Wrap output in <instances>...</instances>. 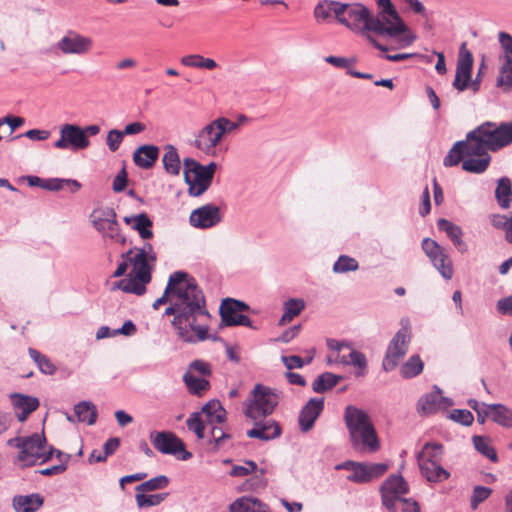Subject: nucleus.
Wrapping results in <instances>:
<instances>
[{
	"mask_svg": "<svg viewBox=\"0 0 512 512\" xmlns=\"http://www.w3.org/2000/svg\"><path fill=\"white\" fill-rule=\"evenodd\" d=\"M162 304H169L165 316H173L171 325L179 339L195 344L208 339L211 317L202 289L196 280L184 271L169 276L163 295L154 301L157 310Z\"/></svg>",
	"mask_w": 512,
	"mask_h": 512,
	"instance_id": "nucleus-1",
	"label": "nucleus"
},
{
	"mask_svg": "<svg viewBox=\"0 0 512 512\" xmlns=\"http://www.w3.org/2000/svg\"><path fill=\"white\" fill-rule=\"evenodd\" d=\"M468 140L475 154L499 151L512 143V121L499 124L486 121L468 132Z\"/></svg>",
	"mask_w": 512,
	"mask_h": 512,
	"instance_id": "nucleus-2",
	"label": "nucleus"
},
{
	"mask_svg": "<svg viewBox=\"0 0 512 512\" xmlns=\"http://www.w3.org/2000/svg\"><path fill=\"white\" fill-rule=\"evenodd\" d=\"M344 420L354 449L360 452H376L380 448L376 430L369 415L362 409L349 405Z\"/></svg>",
	"mask_w": 512,
	"mask_h": 512,
	"instance_id": "nucleus-3",
	"label": "nucleus"
},
{
	"mask_svg": "<svg viewBox=\"0 0 512 512\" xmlns=\"http://www.w3.org/2000/svg\"><path fill=\"white\" fill-rule=\"evenodd\" d=\"M183 165L184 180L188 185L189 195L193 197L201 196L211 186L217 164L210 162L208 165H202L193 158H185Z\"/></svg>",
	"mask_w": 512,
	"mask_h": 512,
	"instance_id": "nucleus-4",
	"label": "nucleus"
},
{
	"mask_svg": "<svg viewBox=\"0 0 512 512\" xmlns=\"http://www.w3.org/2000/svg\"><path fill=\"white\" fill-rule=\"evenodd\" d=\"M91 222L93 227L102 235L105 241L124 245L126 237L120 231L117 215L113 208L105 207L92 212Z\"/></svg>",
	"mask_w": 512,
	"mask_h": 512,
	"instance_id": "nucleus-5",
	"label": "nucleus"
},
{
	"mask_svg": "<svg viewBox=\"0 0 512 512\" xmlns=\"http://www.w3.org/2000/svg\"><path fill=\"white\" fill-rule=\"evenodd\" d=\"M279 401L278 394L271 388L257 384L252 391V400L247 405L245 414L252 420L271 415Z\"/></svg>",
	"mask_w": 512,
	"mask_h": 512,
	"instance_id": "nucleus-6",
	"label": "nucleus"
},
{
	"mask_svg": "<svg viewBox=\"0 0 512 512\" xmlns=\"http://www.w3.org/2000/svg\"><path fill=\"white\" fill-rule=\"evenodd\" d=\"M368 31L379 35L397 37L407 31L405 23L396 9L379 10L376 16L370 13Z\"/></svg>",
	"mask_w": 512,
	"mask_h": 512,
	"instance_id": "nucleus-7",
	"label": "nucleus"
},
{
	"mask_svg": "<svg viewBox=\"0 0 512 512\" xmlns=\"http://www.w3.org/2000/svg\"><path fill=\"white\" fill-rule=\"evenodd\" d=\"M45 443L46 438L44 433H34L24 437L22 449L18 454V461L23 466H33L39 460H41V463L46 462L52 457V451H46Z\"/></svg>",
	"mask_w": 512,
	"mask_h": 512,
	"instance_id": "nucleus-8",
	"label": "nucleus"
},
{
	"mask_svg": "<svg viewBox=\"0 0 512 512\" xmlns=\"http://www.w3.org/2000/svg\"><path fill=\"white\" fill-rule=\"evenodd\" d=\"M149 438L153 447L162 454L174 455L184 461L192 457L184 442L171 431H152Z\"/></svg>",
	"mask_w": 512,
	"mask_h": 512,
	"instance_id": "nucleus-9",
	"label": "nucleus"
},
{
	"mask_svg": "<svg viewBox=\"0 0 512 512\" xmlns=\"http://www.w3.org/2000/svg\"><path fill=\"white\" fill-rule=\"evenodd\" d=\"M410 339L411 334L408 327L403 326L396 332L387 347L382 362L384 371L391 372L399 365L408 351Z\"/></svg>",
	"mask_w": 512,
	"mask_h": 512,
	"instance_id": "nucleus-10",
	"label": "nucleus"
},
{
	"mask_svg": "<svg viewBox=\"0 0 512 512\" xmlns=\"http://www.w3.org/2000/svg\"><path fill=\"white\" fill-rule=\"evenodd\" d=\"M338 21L352 30L368 31L370 11L360 3H340Z\"/></svg>",
	"mask_w": 512,
	"mask_h": 512,
	"instance_id": "nucleus-11",
	"label": "nucleus"
},
{
	"mask_svg": "<svg viewBox=\"0 0 512 512\" xmlns=\"http://www.w3.org/2000/svg\"><path fill=\"white\" fill-rule=\"evenodd\" d=\"M498 40L503 52L499 57L501 65L497 86L508 91L512 89V36L507 32H499Z\"/></svg>",
	"mask_w": 512,
	"mask_h": 512,
	"instance_id": "nucleus-12",
	"label": "nucleus"
},
{
	"mask_svg": "<svg viewBox=\"0 0 512 512\" xmlns=\"http://www.w3.org/2000/svg\"><path fill=\"white\" fill-rule=\"evenodd\" d=\"M60 138L54 142V147L61 150H84L90 146L89 138L85 137L83 127L76 124H63L60 127Z\"/></svg>",
	"mask_w": 512,
	"mask_h": 512,
	"instance_id": "nucleus-13",
	"label": "nucleus"
},
{
	"mask_svg": "<svg viewBox=\"0 0 512 512\" xmlns=\"http://www.w3.org/2000/svg\"><path fill=\"white\" fill-rule=\"evenodd\" d=\"M408 490V484L401 475L389 476L380 487L383 505L389 511L397 512V502Z\"/></svg>",
	"mask_w": 512,
	"mask_h": 512,
	"instance_id": "nucleus-14",
	"label": "nucleus"
},
{
	"mask_svg": "<svg viewBox=\"0 0 512 512\" xmlns=\"http://www.w3.org/2000/svg\"><path fill=\"white\" fill-rule=\"evenodd\" d=\"M222 138L221 131L214 119L198 131L192 145L207 156H215L217 146Z\"/></svg>",
	"mask_w": 512,
	"mask_h": 512,
	"instance_id": "nucleus-15",
	"label": "nucleus"
},
{
	"mask_svg": "<svg viewBox=\"0 0 512 512\" xmlns=\"http://www.w3.org/2000/svg\"><path fill=\"white\" fill-rule=\"evenodd\" d=\"M248 309L249 306L245 302L227 298L222 301L219 312L222 322L226 326L241 325L251 328V319L248 316L242 314L243 311H247Z\"/></svg>",
	"mask_w": 512,
	"mask_h": 512,
	"instance_id": "nucleus-16",
	"label": "nucleus"
},
{
	"mask_svg": "<svg viewBox=\"0 0 512 512\" xmlns=\"http://www.w3.org/2000/svg\"><path fill=\"white\" fill-rule=\"evenodd\" d=\"M93 40L76 31L69 30L56 43V48L65 55H85L91 51Z\"/></svg>",
	"mask_w": 512,
	"mask_h": 512,
	"instance_id": "nucleus-17",
	"label": "nucleus"
},
{
	"mask_svg": "<svg viewBox=\"0 0 512 512\" xmlns=\"http://www.w3.org/2000/svg\"><path fill=\"white\" fill-rule=\"evenodd\" d=\"M222 220L220 208L214 204H206L190 214V224L199 229H208L216 226Z\"/></svg>",
	"mask_w": 512,
	"mask_h": 512,
	"instance_id": "nucleus-18",
	"label": "nucleus"
},
{
	"mask_svg": "<svg viewBox=\"0 0 512 512\" xmlns=\"http://www.w3.org/2000/svg\"><path fill=\"white\" fill-rule=\"evenodd\" d=\"M253 421V428L246 432L249 438L259 439L261 441H270L281 436L282 428L277 421L273 419H266V417Z\"/></svg>",
	"mask_w": 512,
	"mask_h": 512,
	"instance_id": "nucleus-19",
	"label": "nucleus"
},
{
	"mask_svg": "<svg viewBox=\"0 0 512 512\" xmlns=\"http://www.w3.org/2000/svg\"><path fill=\"white\" fill-rule=\"evenodd\" d=\"M324 410V398H311L301 409L298 423L300 431L306 433L310 431Z\"/></svg>",
	"mask_w": 512,
	"mask_h": 512,
	"instance_id": "nucleus-20",
	"label": "nucleus"
},
{
	"mask_svg": "<svg viewBox=\"0 0 512 512\" xmlns=\"http://www.w3.org/2000/svg\"><path fill=\"white\" fill-rule=\"evenodd\" d=\"M387 469L388 465L384 463L360 462L354 472L347 476V480L358 484L369 483L381 477Z\"/></svg>",
	"mask_w": 512,
	"mask_h": 512,
	"instance_id": "nucleus-21",
	"label": "nucleus"
},
{
	"mask_svg": "<svg viewBox=\"0 0 512 512\" xmlns=\"http://www.w3.org/2000/svg\"><path fill=\"white\" fill-rule=\"evenodd\" d=\"M451 404L452 401L449 398L441 395L440 388L434 386V391L422 396L418 400L417 411L420 414L430 415Z\"/></svg>",
	"mask_w": 512,
	"mask_h": 512,
	"instance_id": "nucleus-22",
	"label": "nucleus"
},
{
	"mask_svg": "<svg viewBox=\"0 0 512 512\" xmlns=\"http://www.w3.org/2000/svg\"><path fill=\"white\" fill-rule=\"evenodd\" d=\"M134 249H129L121 255V258H128L132 265V274L137 275V278L143 282L151 281V270L153 263L150 258L142 256V254H135Z\"/></svg>",
	"mask_w": 512,
	"mask_h": 512,
	"instance_id": "nucleus-23",
	"label": "nucleus"
},
{
	"mask_svg": "<svg viewBox=\"0 0 512 512\" xmlns=\"http://www.w3.org/2000/svg\"><path fill=\"white\" fill-rule=\"evenodd\" d=\"M17 419L24 422L27 417L39 407V399L34 396L13 393L10 395Z\"/></svg>",
	"mask_w": 512,
	"mask_h": 512,
	"instance_id": "nucleus-24",
	"label": "nucleus"
},
{
	"mask_svg": "<svg viewBox=\"0 0 512 512\" xmlns=\"http://www.w3.org/2000/svg\"><path fill=\"white\" fill-rule=\"evenodd\" d=\"M471 142L468 140V133L466 134V139L457 141L452 148L448 151L447 155L444 157L443 164L445 167H453L462 162L466 156L470 154H474L471 149Z\"/></svg>",
	"mask_w": 512,
	"mask_h": 512,
	"instance_id": "nucleus-25",
	"label": "nucleus"
},
{
	"mask_svg": "<svg viewBox=\"0 0 512 512\" xmlns=\"http://www.w3.org/2000/svg\"><path fill=\"white\" fill-rule=\"evenodd\" d=\"M159 157V148L155 145H142L133 153L135 165L141 169H150Z\"/></svg>",
	"mask_w": 512,
	"mask_h": 512,
	"instance_id": "nucleus-26",
	"label": "nucleus"
},
{
	"mask_svg": "<svg viewBox=\"0 0 512 512\" xmlns=\"http://www.w3.org/2000/svg\"><path fill=\"white\" fill-rule=\"evenodd\" d=\"M438 229L446 233L447 237L452 241L453 245L460 253H466L467 244L462 240L463 231L460 226L453 222L441 218L437 222Z\"/></svg>",
	"mask_w": 512,
	"mask_h": 512,
	"instance_id": "nucleus-27",
	"label": "nucleus"
},
{
	"mask_svg": "<svg viewBox=\"0 0 512 512\" xmlns=\"http://www.w3.org/2000/svg\"><path fill=\"white\" fill-rule=\"evenodd\" d=\"M66 419L72 423L78 421L93 425L97 419L96 407L89 401H81L74 406V416L66 414Z\"/></svg>",
	"mask_w": 512,
	"mask_h": 512,
	"instance_id": "nucleus-28",
	"label": "nucleus"
},
{
	"mask_svg": "<svg viewBox=\"0 0 512 512\" xmlns=\"http://www.w3.org/2000/svg\"><path fill=\"white\" fill-rule=\"evenodd\" d=\"M123 221L127 225H130L133 230L137 231L143 240L151 239L153 237V222L146 213L125 216Z\"/></svg>",
	"mask_w": 512,
	"mask_h": 512,
	"instance_id": "nucleus-29",
	"label": "nucleus"
},
{
	"mask_svg": "<svg viewBox=\"0 0 512 512\" xmlns=\"http://www.w3.org/2000/svg\"><path fill=\"white\" fill-rule=\"evenodd\" d=\"M485 416L505 428H512V409L503 404L485 406Z\"/></svg>",
	"mask_w": 512,
	"mask_h": 512,
	"instance_id": "nucleus-30",
	"label": "nucleus"
},
{
	"mask_svg": "<svg viewBox=\"0 0 512 512\" xmlns=\"http://www.w3.org/2000/svg\"><path fill=\"white\" fill-rule=\"evenodd\" d=\"M230 512H271L269 507L257 498L242 496L229 506Z\"/></svg>",
	"mask_w": 512,
	"mask_h": 512,
	"instance_id": "nucleus-31",
	"label": "nucleus"
},
{
	"mask_svg": "<svg viewBox=\"0 0 512 512\" xmlns=\"http://www.w3.org/2000/svg\"><path fill=\"white\" fill-rule=\"evenodd\" d=\"M491 156L488 151L480 154H470L462 161V169L469 173L481 174L489 167Z\"/></svg>",
	"mask_w": 512,
	"mask_h": 512,
	"instance_id": "nucleus-32",
	"label": "nucleus"
},
{
	"mask_svg": "<svg viewBox=\"0 0 512 512\" xmlns=\"http://www.w3.org/2000/svg\"><path fill=\"white\" fill-rule=\"evenodd\" d=\"M44 499L38 494L19 495L13 499V506L17 512H36L42 505Z\"/></svg>",
	"mask_w": 512,
	"mask_h": 512,
	"instance_id": "nucleus-33",
	"label": "nucleus"
},
{
	"mask_svg": "<svg viewBox=\"0 0 512 512\" xmlns=\"http://www.w3.org/2000/svg\"><path fill=\"white\" fill-rule=\"evenodd\" d=\"M421 474L429 482H442L449 478L450 473L444 469L441 464L427 461L418 463Z\"/></svg>",
	"mask_w": 512,
	"mask_h": 512,
	"instance_id": "nucleus-34",
	"label": "nucleus"
},
{
	"mask_svg": "<svg viewBox=\"0 0 512 512\" xmlns=\"http://www.w3.org/2000/svg\"><path fill=\"white\" fill-rule=\"evenodd\" d=\"M149 282H143L137 278V275L130 273L129 278L122 279L114 283L112 289H120L126 293L143 295L146 292V285Z\"/></svg>",
	"mask_w": 512,
	"mask_h": 512,
	"instance_id": "nucleus-35",
	"label": "nucleus"
},
{
	"mask_svg": "<svg viewBox=\"0 0 512 512\" xmlns=\"http://www.w3.org/2000/svg\"><path fill=\"white\" fill-rule=\"evenodd\" d=\"M164 151L162 162L165 171L173 176H178L181 170V160L176 147L168 144L164 147Z\"/></svg>",
	"mask_w": 512,
	"mask_h": 512,
	"instance_id": "nucleus-36",
	"label": "nucleus"
},
{
	"mask_svg": "<svg viewBox=\"0 0 512 512\" xmlns=\"http://www.w3.org/2000/svg\"><path fill=\"white\" fill-rule=\"evenodd\" d=\"M495 198L502 209H508L512 203V184L509 178L502 177L497 181Z\"/></svg>",
	"mask_w": 512,
	"mask_h": 512,
	"instance_id": "nucleus-37",
	"label": "nucleus"
},
{
	"mask_svg": "<svg viewBox=\"0 0 512 512\" xmlns=\"http://www.w3.org/2000/svg\"><path fill=\"white\" fill-rule=\"evenodd\" d=\"M305 301L301 298H290L284 302V313L279 321L280 325H285L291 322L305 309Z\"/></svg>",
	"mask_w": 512,
	"mask_h": 512,
	"instance_id": "nucleus-38",
	"label": "nucleus"
},
{
	"mask_svg": "<svg viewBox=\"0 0 512 512\" xmlns=\"http://www.w3.org/2000/svg\"><path fill=\"white\" fill-rule=\"evenodd\" d=\"M443 455V446L440 443L428 442L417 454L418 463L431 461L440 464Z\"/></svg>",
	"mask_w": 512,
	"mask_h": 512,
	"instance_id": "nucleus-39",
	"label": "nucleus"
},
{
	"mask_svg": "<svg viewBox=\"0 0 512 512\" xmlns=\"http://www.w3.org/2000/svg\"><path fill=\"white\" fill-rule=\"evenodd\" d=\"M202 413L210 424H222L226 419V410L218 400H210L206 403L202 407Z\"/></svg>",
	"mask_w": 512,
	"mask_h": 512,
	"instance_id": "nucleus-40",
	"label": "nucleus"
},
{
	"mask_svg": "<svg viewBox=\"0 0 512 512\" xmlns=\"http://www.w3.org/2000/svg\"><path fill=\"white\" fill-rule=\"evenodd\" d=\"M81 186V183L74 179L48 178L44 179L42 189L48 191H59L67 187L72 193H76L81 189Z\"/></svg>",
	"mask_w": 512,
	"mask_h": 512,
	"instance_id": "nucleus-41",
	"label": "nucleus"
},
{
	"mask_svg": "<svg viewBox=\"0 0 512 512\" xmlns=\"http://www.w3.org/2000/svg\"><path fill=\"white\" fill-rule=\"evenodd\" d=\"M473 66L472 53L466 48V43H462L459 51V58L456 67V73L463 75L465 79H471V71Z\"/></svg>",
	"mask_w": 512,
	"mask_h": 512,
	"instance_id": "nucleus-42",
	"label": "nucleus"
},
{
	"mask_svg": "<svg viewBox=\"0 0 512 512\" xmlns=\"http://www.w3.org/2000/svg\"><path fill=\"white\" fill-rule=\"evenodd\" d=\"M341 379V376L331 372L322 373L313 381L312 389L316 393H324L335 387Z\"/></svg>",
	"mask_w": 512,
	"mask_h": 512,
	"instance_id": "nucleus-43",
	"label": "nucleus"
},
{
	"mask_svg": "<svg viewBox=\"0 0 512 512\" xmlns=\"http://www.w3.org/2000/svg\"><path fill=\"white\" fill-rule=\"evenodd\" d=\"M183 381L189 392L193 395L201 396L210 388L208 380L197 375H192V373H185Z\"/></svg>",
	"mask_w": 512,
	"mask_h": 512,
	"instance_id": "nucleus-44",
	"label": "nucleus"
},
{
	"mask_svg": "<svg viewBox=\"0 0 512 512\" xmlns=\"http://www.w3.org/2000/svg\"><path fill=\"white\" fill-rule=\"evenodd\" d=\"M421 247L431 264L438 261L440 257H443L448 252L437 241L428 237L422 240Z\"/></svg>",
	"mask_w": 512,
	"mask_h": 512,
	"instance_id": "nucleus-45",
	"label": "nucleus"
},
{
	"mask_svg": "<svg viewBox=\"0 0 512 512\" xmlns=\"http://www.w3.org/2000/svg\"><path fill=\"white\" fill-rule=\"evenodd\" d=\"M424 368V363L418 355H412L401 367L400 374L405 379L419 375Z\"/></svg>",
	"mask_w": 512,
	"mask_h": 512,
	"instance_id": "nucleus-46",
	"label": "nucleus"
},
{
	"mask_svg": "<svg viewBox=\"0 0 512 512\" xmlns=\"http://www.w3.org/2000/svg\"><path fill=\"white\" fill-rule=\"evenodd\" d=\"M29 356L38 366L39 370L45 375H53L56 372V366L52 361L44 354L40 353L34 348L28 349Z\"/></svg>",
	"mask_w": 512,
	"mask_h": 512,
	"instance_id": "nucleus-47",
	"label": "nucleus"
},
{
	"mask_svg": "<svg viewBox=\"0 0 512 512\" xmlns=\"http://www.w3.org/2000/svg\"><path fill=\"white\" fill-rule=\"evenodd\" d=\"M340 2L324 0L318 3L314 10L317 19L325 20L334 14L338 20Z\"/></svg>",
	"mask_w": 512,
	"mask_h": 512,
	"instance_id": "nucleus-48",
	"label": "nucleus"
},
{
	"mask_svg": "<svg viewBox=\"0 0 512 512\" xmlns=\"http://www.w3.org/2000/svg\"><path fill=\"white\" fill-rule=\"evenodd\" d=\"M473 444L475 449L481 453L483 456L487 457L492 462H497L498 456L493 448V446L490 444V440L487 437L484 436H474L473 437Z\"/></svg>",
	"mask_w": 512,
	"mask_h": 512,
	"instance_id": "nucleus-49",
	"label": "nucleus"
},
{
	"mask_svg": "<svg viewBox=\"0 0 512 512\" xmlns=\"http://www.w3.org/2000/svg\"><path fill=\"white\" fill-rule=\"evenodd\" d=\"M432 266L438 271V273L445 280H451L454 275L453 262L449 253H445L443 257H440L438 261L432 263Z\"/></svg>",
	"mask_w": 512,
	"mask_h": 512,
	"instance_id": "nucleus-50",
	"label": "nucleus"
},
{
	"mask_svg": "<svg viewBox=\"0 0 512 512\" xmlns=\"http://www.w3.org/2000/svg\"><path fill=\"white\" fill-rule=\"evenodd\" d=\"M169 479L165 475H159L151 478L136 487L137 493H144L147 491H155L164 489L168 486Z\"/></svg>",
	"mask_w": 512,
	"mask_h": 512,
	"instance_id": "nucleus-51",
	"label": "nucleus"
},
{
	"mask_svg": "<svg viewBox=\"0 0 512 512\" xmlns=\"http://www.w3.org/2000/svg\"><path fill=\"white\" fill-rule=\"evenodd\" d=\"M167 493H159V494H144V493H137L135 495V500L137 503V506L139 508L144 507H151V506H157L161 502L165 500L167 497Z\"/></svg>",
	"mask_w": 512,
	"mask_h": 512,
	"instance_id": "nucleus-52",
	"label": "nucleus"
},
{
	"mask_svg": "<svg viewBox=\"0 0 512 512\" xmlns=\"http://www.w3.org/2000/svg\"><path fill=\"white\" fill-rule=\"evenodd\" d=\"M359 268V264L355 258L347 255H341L333 265V271L335 273H347L356 271Z\"/></svg>",
	"mask_w": 512,
	"mask_h": 512,
	"instance_id": "nucleus-53",
	"label": "nucleus"
},
{
	"mask_svg": "<svg viewBox=\"0 0 512 512\" xmlns=\"http://www.w3.org/2000/svg\"><path fill=\"white\" fill-rule=\"evenodd\" d=\"M186 425L188 429L192 432H194L198 439L204 438V430H205V424L203 420L201 419V413L194 412L192 413L187 421Z\"/></svg>",
	"mask_w": 512,
	"mask_h": 512,
	"instance_id": "nucleus-54",
	"label": "nucleus"
},
{
	"mask_svg": "<svg viewBox=\"0 0 512 512\" xmlns=\"http://www.w3.org/2000/svg\"><path fill=\"white\" fill-rule=\"evenodd\" d=\"M124 139V133L118 129H112L107 133L106 145L111 152H116Z\"/></svg>",
	"mask_w": 512,
	"mask_h": 512,
	"instance_id": "nucleus-55",
	"label": "nucleus"
},
{
	"mask_svg": "<svg viewBox=\"0 0 512 512\" xmlns=\"http://www.w3.org/2000/svg\"><path fill=\"white\" fill-rule=\"evenodd\" d=\"M257 470V464L252 460L245 461L242 465H235L230 471L233 477H244Z\"/></svg>",
	"mask_w": 512,
	"mask_h": 512,
	"instance_id": "nucleus-56",
	"label": "nucleus"
},
{
	"mask_svg": "<svg viewBox=\"0 0 512 512\" xmlns=\"http://www.w3.org/2000/svg\"><path fill=\"white\" fill-rule=\"evenodd\" d=\"M492 493V490L485 486H475L471 497V507L476 509L480 503L485 501Z\"/></svg>",
	"mask_w": 512,
	"mask_h": 512,
	"instance_id": "nucleus-57",
	"label": "nucleus"
},
{
	"mask_svg": "<svg viewBox=\"0 0 512 512\" xmlns=\"http://www.w3.org/2000/svg\"><path fill=\"white\" fill-rule=\"evenodd\" d=\"M185 373H192V375L205 376L211 374L210 365L202 360H194L190 363L188 370Z\"/></svg>",
	"mask_w": 512,
	"mask_h": 512,
	"instance_id": "nucleus-58",
	"label": "nucleus"
},
{
	"mask_svg": "<svg viewBox=\"0 0 512 512\" xmlns=\"http://www.w3.org/2000/svg\"><path fill=\"white\" fill-rule=\"evenodd\" d=\"M451 419L462 425L469 426L472 424L474 417L469 410L455 409L451 413Z\"/></svg>",
	"mask_w": 512,
	"mask_h": 512,
	"instance_id": "nucleus-59",
	"label": "nucleus"
},
{
	"mask_svg": "<svg viewBox=\"0 0 512 512\" xmlns=\"http://www.w3.org/2000/svg\"><path fill=\"white\" fill-rule=\"evenodd\" d=\"M348 350L350 351L348 365H352L361 370H365L367 368L366 356L362 352L352 349V347Z\"/></svg>",
	"mask_w": 512,
	"mask_h": 512,
	"instance_id": "nucleus-60",
	"label": "nucleus"
},
{
	"mask_svg": "<svg viewBox=\"0 0 512 512\" xmlns=\"http://www.w3.org/2000/svg\"><path fill=\"white\" fill-rule=\"evenodd\" d=\"M215 120L223 137L239 128V123L233 122L226 117H218Z\"/></svg>",
	"mask_w": 512,
	"mask_h": 512,
	"instance_id": "nucleus-61",
	"label": "nucleus"
},
{
	"mask_svg": "<svg viewBox=\"0 0 512 512\" xmlns=\"http://www.w3.org/2000/svg\"><path fill=\"white\" fill-rule=\"evenodd\" d=\"M325 62L333 65L334 67L341 68V69H347L351 70L350 67L354 63V60L345 58V57H338V56H327L325 57Z\"/></svg>",
	"mask_w": 512,
	"mask_h": 512,
	"instance_id": "nucleus-62",
	"label": "nucleus"
},
{
	"mask_svg": "<svg viewBox=\"0 0 512 512\" xmlns=\"http://www.w3.org/2000/svg\"><path fill=\"white\" fill-rule=\"evenodd\" d=\"M211 439L215 443V447L219 448L224 440L230 438V435L224 432L222 427L217 426L218 424H211Z\"/></svg>",
	"mask_w": 512,
	"mask_h": 512,
	"instance_id": "nucleus-63",
	"label": "nucleus"
},
{
	"mask_svg": "<svg viewBox=\"0 0 512 512\" xmlns=\"http://www.w3.org/2000/svg\"><path fill=\"white\" fill-rule=\"evenodd\" d=\"M402 512H420V507L416 501L401 497L397 502V511Z\"/></svg>",
	"mask_w": 512,
	"mask_h": 512,
	"instance_id": "nucleus-64",
	"label": "nucleus"
}]
</instances>
